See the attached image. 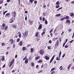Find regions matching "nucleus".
<instances>
[{
    "label": "nucleus",
    "instance_id": "46",
    "mask_svg": "<svg viewBox=\"0 0 74 74\" xmlns=\"http://www.w3.org/2000/svg\"><path fill=\"white\" fill-rule=\"evenodd\" d=\"M49 44H51V43H52V41L51 40H49Z\"/></svg>",
    "mask_w": 74,
    "mask_h": 74
},
{
    "label": "nucleus",
    "instance_id": "41",
    "mask_svg": "<svg viewBox=\"0 0 74 74\" xmlns=\"http://www.w3.org/2000/svg\"><path fill=\"white\" fill-rule=\"evenodd\" d=\"M40 38H37L36 40L37 41V42H38V41H40Z\"/></svg>",
    "mask_w": 74,
    "mask_h": 74
},
{
    "label": "nucleus",
    "instance_id": "4",
    "mask_svg": "<svg viewBox=\"0 0 74 74\" xmlns=\"http://www.w3.org/2000/svg\"><path fill=\"white\" fill-rule=\"evenodd\" d=\"M10 16H11V14L10 13H8L5 15V18H9L10 17Z\"/></svg>",
    "mask_w": 74,
    "mask_h": 74
},
{
    "label": "nucleus",
    "instance_id": "17",
    "mask_svg": "<svg viewBox=\"0 0 74 74\" xmlns=\"http://www.w3.org/2000/svg\"><path fill=\"white\" fill-rule=\"evenodd\" d=\"M69 16H66L65 17V19H69Z\"/></svg>",
    "mask_w": 74,
    "mask_h": 74
},
{
    "label": "nucleus",
    "instance_id": "21",
    "mask_svg": "<svg viewBox=\"0 0 74 74\" xmlns=\"http://www.w3.org/2000/svg\"><path fill=\"white\" fill-rule=\"evenodd\" d=\"M42 62V61L41 60H40L39 61H37V63H41Z\"/></svg>",
    "mask_w": 74,
    "mask_h": 74
},
{
    "label": "nucleus",
    "instance_id": "5",
    "mask_svg": "<svg viewBox=\"0 0 74 74\" xmlns=\"http://www.w3.org/2000/svg\"><path fill=\"white\" fill-rule=\"evenodd\" d=\"M8 42L9 43H10L11 44H12L14 43V39H11L8 41Z\"/></svg>",
    "mask_w": 74,
    "mask_h": 74
},
{
    "label": "nucleus",
    "instance_id": "58",
    "mask_svg": "<svg viewBox=\"0 0 74 74\" xmlns=\"http://www.w3.org/2000/svg\"><path fill=\"white\" fill-rule=\"evenodd\" d=\"M55 73V71H53L51 73V74H53Z\"/></svg>",
    "mask_w": 74,
    "mask_h": 74
},
{
    "label": "nucleus",
    "instance_id": "32",
    "mask_svg": "<svg viewBox=\"0 0 74 74\" xmlns=\"http://www.w3.org/2000/svg\"><path fill=\"white\" fill-rule=\"evenodd\" d=\"M29 22L30 23V25H32L33 24V23H32V21L30 20H29Z\"/></svg>",
    "mask_w": 74,
    "mask_h": 74
},
{
    "label": "nucleus",
    "instance_id": "39",
    "mask_svg": "<svg viewBox=\"0 0 74 74\" xmlns=\"http://www.w3.org/2000/svg\"><path fill=\"white\" fill-rule=\"evenodd\" d=\"M56 60H60V58H59V57H57L56 58Z\"/></svg>",
    "mask_w": 74,
    "mask_h": 74
},
{
    "label": "nucleus",
    "instance_id": "61",
    "mask_svg": "<svg viewBox=\"0 0 74 74\" xmlns=\"http://www.w3.org/2000/svg\"><path fill=\"white\" fill-rule=\"evenodd\" d=\"M43 70H42L41 71H40L39 72H38V73H42V71H43Z\"/></svg>",
    "mask_w": 74,
    "mask_h": 74
},
{
    "label": "nucleus",
    "instance_id": "49",
    "mask_svg": "<svg viewBox=\"0 0 74 74\" xmlns=\"http://www.w3.org/2000/svg\"><path fill=\"white\" fill-rule=\"evenodd\" d=\"M33 48H31V52H33Z\"/></svg>",
    "mask_w": 74,
    "mask_h": 74
},
{
    "label": "nucleus",
    "instance_id": "2",
    "mask_svg": "<svg viewBox=\"0 0 74 74\" xmlns=\"http://www.w3.org/2000/svg\"><path fill=\"white\" fill-rule=\"evenodd\" d=\"M39 53L40 54V55L42 56L44 53V50L42 49L40 50L39 51Z\"/></svg>",
    "mask_w": 74,
    "mask_h": 74
},
{
    "label": "nucleus",
    "instance_id": "20",
    "mask_svg": "<svg viewBox=\"0 0 74 74\" xmlns=\"http://www.w3.org/2000/svg\"><path fill=\"white\" fill-rule=\"evenodd\" d=\"M18 34H19V35H18V37H19L20 38H21V32H18Z\"/></svg>",
    "mask_w": 74,
    "mask_h": 74
},
{
    "label": "nucleus",
    "instance_id": "28",
    "mask_svg": "<svg viewBox=\"0 0 74 74\" xmlns=\"http://www.w3.org/2000/svg\"><path fill=\"white\" fill-rule=\"evenodd\" d=\"M74 15V14L73 13H72L70 14V16H73Z\"/></svg>",
    "mask_w": 74,
    "mask_h": 74
},
{
    "label": "nucleus",
    "instance_id": "10",
    "mask_svg": "<svg viewBox=\"0 0 74 74\" xmlns=\"http://www.w3.org/2000/svg\"><path fill=\"white\" fill-rule=\"evenodd\" d=\"M66 22L67 23H69L68 25H69L70 24V21L69 20H67L66 21Z\"/></svg>",
    "mask_w": 74,
    "mask_h": 74
},
{
    "label": "nucleus",
    "instance_id": "59",
    "mask_svg": "<svg viewBox=\"0 0 74 74\" xmlns=\"http://www.w3.org/2000/svg\"><path fill=\"white\" fill-rule=\"evenodd\" d=\"M39 19H40V21H41L42 20V17H39Z\"/></svg>",
    "mask_w": 74,
    "mask_h": 74
},
{
    "label": "nucleus",
    "instance_id": "43",
    "mask_svg": "<svg viewBox=\"0 0 74 74\" xmlns=\"http://www.w3.org/2000/svg\"><path fill=\"white\" fill-rule=\"evenodd\" d=\"M64 48H68V46H67V44H66Z\"/></svg>",
    "mask_w": 74,
    "mask_h": 74
},
{
    "label": "nucleus",
    "instance_id": "47",
    "mask_svg": "<svg viewBox=\"0 0 74 74\" xmlns=\"http://www.w3.org/2000/svg\"><path fill=\"white\" fill-rule=\"evenodd\" d=\"M50 34L51 37H53V34H52V33H50Z\"/></svg>",
    "mask_w": 74,
    "mask_h": 74
},
{
    "label": "nucleus",
    "instance_id": "52",
    "mask_svg": "<svg viewBox=\"0 0 74 74\" xmlns=\"http://www.w3.org/2000/svg\"><path fill=\"white\" fill-rule=\"evenodd\" d=\"M14 72H15V71L14 70H13L12 71V73H14Z\"/></svg>",
    "mask_w": 74,
    "mask_h": 74
},
{
    "label": "nucleus",
    "instance_id": "1",
    "mask_svg": "<svg viewBox=\"0 0 74 74\" xmlns=\"http://www.w3.org/2000/svg\"><path fill=\"white\" fill-rule=\"evenodd\" d=\"M29 32L27 31H26L23 34V36L25 37H27V35H28V33Z\"/></svg>",
    "mask_w": 74,
    "mask_h": 74
},
{
    "label": "nucleus",
    "instance_id": "62",
    "mask_svg": "<svg viewBox=\"0 0 74 74\" xmlns=\"http://www.w3.org/2000/svg\"><path fill=\"white\" fill-rule=\"evenodd\" d=\"M1 60H2V61H4V60H5V58H2Z\"/></svg>",
    "mask_w": 74,
    "mask_h": 74
},
{
    "label": "nucleus",
    "instance_id": "36",
    "mask_svg": "<svg viewBox=\"0 0 74 74\" xmlns=\"http://www.w3.org/2000/svg\"><path fill=\"white\" fill-rule=\"evenodd\" d=\"M56 5H59V1H57L56 3Z\"/></svg>",
    "mask_w": 74,
    "mask_h": 74
},
{
    "label": "nucleus",
    "instance_id": "51",
    "mask_svg": "<svg viewBox=\"0 0 74 74\" xmlns=\"http://www.w3.org/2000/svg\"><path fill=\"white\" fill-rule=\"evenodd\" d=\"M45 17H43L42 18V21H43V22L45 21Z\"/></svg>",
    "mask_w": 74,
    "mask_h": 74
},
{
    "label": "nucleus",
    "instance_id": "60",
    "mask_svg": "<svg viewBox=\"0 0 74 74\" xmlns=\"http://www.w3.org/2000/svg\"><path fill=\"white\" fill-rule=\"evenodd\" d=\"M18 3L19 5H20V3H21V0H18Z\"/></svg>",
    "mask_w": 74,
    "mask_h": 74
},
{
    "label": "nucleus",
    "instance_id": "18",
    "mask_svg": "<svg viewBox=\"0 0 74 74\" xmlns=\"http://www.w3.org/2000/svg\"><path fill=\"white\" fill-rule=\"evenodd\" d=\"M14 22V20H13L12 19H10V23H11Z\"/></svg>",
    "mask_w": 74,
    "mask_h": 74
},
{
    "label": "nucleus",
    "instance_id": "42",
    "mask_svg": "<svg viewBox=\"0 0 74 74\" xmlns=\"http://www.w3.org/2000/svg\"><path fill=\"white\" fill-rule=\"evenodd\" d=\"M5 45V43H3L1 44L2 46H4Z\"/></svg>",
    "mask_w": 74,
    "mask_h": 74
},
{
    "label": "nucleus",
    "instance_id": "19",
    "mask_svg": "<svg viewBox=\"0 0 74 74\" xmlns=\"http://www.w3.org/2000/svg\"><path fill=\"white\" fill-rule=\"evenodd\" d=\"M26 47H23L22 48V49L23 51H25L26 50Z\"/></svg>",
    "mask_w": 74,
    "mask_h": 74
},
{
    "label": "nucleus",
    "instance_id": "31",
    "mask_svg": "<svg viewBox=\"0 0 74 74\" xmlns=\"http://www.w3.org/2000/svg\"><path fill=\"white\" fill-rule=\"evenodd\" d=\"M60 7V6L59 5H57L56 7V8H59Z\"/></svg>",
    "mask_w": 74,
    "mask_h": 74
},
{
    "label": "nucleus",
    "instance_id": "57",
    "mask_svg": "<svg viewBox=\"0 0 74 74\" xmlns=\"http://www.w3.org/2000/svg\"><path fill=\"white\" fill-rule=\"evenodd\" d=\"M32 60V57L30 56L29 58V60Z\"/></svg>",
    "mask_w": 74,
    "mask_h": 74
},
{
    "label": "nucleus",
    "instance_id": "11",
    "mask_svg": "<svg viewBox=\"0 0 74 74\" xmlns=\"http://www.w3.org/2000/svg\"><path fill=\"white\" fill-rule=\"evenodd\" d=\"M28 61H29V59L28 58L27 59L25 60V62L26 64H27L28 63Z\"/></svg>",
    "mask_w": 74,
    "mask_h": 74
},
{
    "label": "nucleus",
    "instance_id": "37",
    "mask_svg": "<svg viewBox=\"0 0 74 74\" xmlns=\"http://www.w3.org/2000/svg\"><path fill=\"white\" fill-rule=\"evenodd\" d=\"M13 48H15V43H14L13 44Z\"/></svg>",
    "mask_w": 74,
    "mask_h": 74
},
{
    "label": "nucleus",
    "instance_id": "33",
    "mask_svg": "<svg viewBox=\"0 0 74 74\" xmlns=\"http://www.w3.org/2000/svg\"><path fill=\"white\" fill-rule=\"evenodd\" d=\"M35 0H29V1H30V2L31 3H32V4L33 3V1H34Z\"/></svg>",
    "mask_w": 74,
    "mask_h": 74
},
{
    "label": "nucleus",
    "instance_id": "63",
    "mask_svg": "<svg viewBox=\"0 0 74 74\" xmlns=\"http://www.w3.org/2000/svg\"><path fill=\"white\" fill-rule=\"evenodd\" d=\"M37 1H34V4H37Z\"/></svg>",
    "mask_w": 74,
    "mask_h": 74
},
{
    "label": "nucleus",
    "instance_id": "35",
    "mask_svg": "<svg viewBox=\"0 0 74 74\" xmlns=\"http://www.w3.org/2000/svg\"><path fill=\"white\" fill-rule=\"evenodd\" d=\"M19 41H20V39L18 38L17 39V40H16L17 42H19Z\"/></svg>",
    "mask_w": 74,
    "mask_h": 74
},
{
    "label": "nucleus",
    "instance_id": "64",
    "mask_svg": "<svg viewBox=\"0 0 74 74\" xmlns=\"http://www.w3.org/2000/svg\"><path fill=\"white\" fill-rule=\"evenodd\" d=\"M45 30H46V29L45 28H44L43 29V32H45Z\"/></svg>",
    "mask_w": 74,
    "mask_h": 74
},
{
    "label": "nucleus",
    "instance_id": "7",
    "mask_svg": "<svg viewBox=\"0 0 74 74\" xmlns=\"http://www.w3.org/2000/svg\"><path fill=\"white\" fill-rule=\"evenodd\" d=\"M45 59L47 60H48L49 59V58L47 56H45Z\"/></svg>",
    "mask_w": 74,
    "mask_h": 74
},
{
    "label": "nucleus",
    "instance_id": "15",
    "mask_svg": "<svg viewBox=\"0 0 74 74\" xmlns=\"http://www.w3.org/2000/svg\"><path fill=\"white\" fill-rule=\"evenodd\" d=\"M19 45L20 46H22V41H21L20 42H19Z\"/></svg>",
    "mask_w": 74,
    "mask_h": 74
},
{
    "label": "nucleus",
    "instance_id": "25",
    "mask_svg": "<svg viewBox=\"0 0 74 74\" xmlns=\"http://www.w3.org/2000/svg\"><path fill=\"white\" fill-rule=\"evenodd\" d=\"M45 23L46 25H47L48 24V21H47V19H46L45 22Z\"/></svg>",
    "mask_w": 74,
    "mask_h": 74
},
{
    "label": "nucleus",
    "instance_id": "34",
    "mask_svg": "<svg viewBox=\"0 0 74 74\" xmlns=\"http://www.w3.org/2000/svg\"><path fill=\"white\" fill-rule=\"evenodd\" d=\"M55 68H53L52 69H51V71H50V72H51L52 71H53V70H55Z\"/></svg>",
    "mask_w": 74,
    "mask_h": 74
},
{
    "label": "nucleus",
    "instance_id": "16",
    "mask_svg": "<svg viewBox=\"0 0 74 74\" xmlns=\"http://www.w3.org/2000/svg\"><path fill=\"white\" fill-rule=\"evenodd\" d=\"M12 27H13V28H14V29H15L16 27V25H12Z\"/></svg>",
    "mask_w": 74,
    "mask_h": 74
},
{
    "label": "nucleus",
    "instance_id": "14",
    "mask_svg": "<svg viewBox=\"0 0 74 74\" xmlns=\"http://www.w3.org/2000/svg\"><path fill=\"white\" fill-rule=\"evenodd\" d=\"M5 24L4 23H3L2 24V25H1V27H3V28H4L5 27Z\"/></svg>",
    "mask_w": 74,
    "mask_h": 74
},
{
    "label": "nucleus",
    "instance_id": "45",
    "mask_svg": "<svg viewBox=\"0 0 74 74\" xmlns=\"http://www.w3.org/2000/svg\"><path fill=\"white\" fill-rule=\"evenodd\" d=\"M60 16V14H57L56 15V16Z\"/></svg>",
    "mask_w": 74,
    "mask_h": 74
},
{
    "label": "nucleus",
    "instance_id": "9",
    "mask_svg": "<svg viewBox=\"0 0 74 74\" xmlns=\"http://www.w3.org/2000/svg\"><path fill=\"white\" fill-rule=\"evenodd\" d=\"M40 58V56H38L36 57L35 58V60H38V59H39Z\"/></svg>",
    "mask_w": 74,
    "mask_h": 74
},
{
    "label": "nucleus",
    "instance_id": "8",
    "mask_svg": "<svg viewBox=\"0 0 74 74\" xmlns=\"http://www.w3.org/2000/svg\"><path fill=\"white\" fill-rule=\"evenodd\" d=\"M42 28V25L40 24L39 25V27H38V30H40Z\"/></svg>",
    "mask_w": 74,
    "mask_h": 74
},
{
    "label": "nucleus",
    "instance_id": "40",
    "mask_svg": "<svg viewBox=\"0 0 74 74\" xmlns=\"http://www.w3.org/2000/svg\"><path fill=\"white\" fill-rule=\"evenodd\" d=\"M65 19V17H64L62 18L60 20V21H63V20H64Z\"/></svg>",
    "mask_w": 74,
    "mask_h": 74
},
{
    "label": "nucleus",
    "instance_id": "56",
    "mask_svg": "<svg viewBox=\"0 0 74 74\" xmlns=\"http://www.w3.org/2000/svg\"><path fill=\"white\" fill-rule=\"evenodd\" d=\"M60 38V39L59 40L60 42V43H61V41H62V39H61V38Z\"/></svg>",
    "mask_w": 74,
    "mask_h": 74
},
{
    "label": "nucleus",
    "instance_id": "22",
    "mask_svg": "<svg viewBox=\"0 0 74 74\" xmlns=\"http://www.w3.org/2000/svg\"><path fill=\"white\" fill-rule=\"evenodd\" d=\"M61 54H62V51H60V53H59V55L58 56L59 58H60V56L61 55Z\"/></svg>",
    "mask_w": 74,
    "mask_h": 74
},
{
    "label": "nucleus",
    "instance_id": "50",
    "mask_svg": "<svg viewBox=\"0 0 74 74\" xmlns=\"http://www.w3.org/2000/svg\"><path fill=\"white\" fill-rule=\"evenodd\" d=\"M74 41V40H72L69 42L70 43H72Z\"/></svg>",
    "mask_w": 74,
    "mask_h": 74
},
{
    "label": "nucleus",
    "instance_id": "44",
    "mask_svg": "<svg viewBox=\"0 0 74 74\" xmlns=\"http://www.w3.org/2000/svg\"><path fill=\"white\" fill-rule=\"evenodd\" d=\"M8 26H6L5 28V30H6V29H7V28H8Z\"/></svg>",
    "mask_w": 74,
    "mask_h": 74
},
{
    "label": "nucleus",
    "instance_id": "38",
    "mask_svg": "<svg viewBox=\"0 0 74 74\" xmlns=\"http://www.w3.org/2000/svg\"><path fill=\"white\" fill-rule=\"evenodd\" d=\"M72 30V29H68V32H71V31Z\"/></svg>",
    "mask_w": 74,
    "mask_h": 74
},
{
    "label": "nucleus",
    "instance_id": "55",
    "mask_svg": "<svg viewBox=\"0 0 74 74\" xmlns=\"http://www.w3.org/2000/svg\"><path fill=\"white\" fill-rule=\"evenodd\" d=\"M39 67V66H38V65H37L36 66V68L37 69L38 68V69Z\"/></svg>",
    "mask_w": 74,
    "mask_h": 74
},
{
    "label": "nucleus",
    "instance_id": "29",
    "mask_svg": "<svg viewBox=\"0 0 74 74\" xmlns=\"http://www.w3.org/2000/svg\"><path fill=\"white\" fill-rule=\"evenodd\" d=\"M47 48L48 49H51V46H48Z\"/></svg>",
    "mask_w": 74,
    "mask_h": 74
},
{
    "label": "nucleus",
    "instance_id": "30",
    "mask_svg": "<svg viewBox=\"0 0 74 74\" xmlns=\"http://www.w3.org/2000/svg\"><path fill=\"white\" fill-rule=\"evenodd\" d=\"M53 28L52 29H51V30L49 32L50 33H51L52 32H53Z\"/></svg>",
    "mask_w": 74,
    "mask_h": 74
},
{
    "label": "nucleus",
    "instance_id": "3",
    "mask_svg": "<svg viewBox=\"0 0 74 74\" xmlns=\"http://www.w3.org/2000/svg\"><path fill=\"white\" fill-rule=\"evenodd\" d=\"M14 61H15V59H13L11 61V62H10V65H9V67H11V66H12V64L14 63Z\"/></svg>",
    "mask_w": 74,
    "mask_h": 74
},
{
    "label": "nucleus",
    "instance_id": "53",
    "mask_svg": "<svg viewBox=\"0 0 74 74\" xmlns=\"http://www.w3.org/2000/svg\"><path fill=\"white\" fill-rule=\"evenodd\" d=\"M65 55H66V54H64L62 56V58H64V56H65Z\"/></svg>",
    "mask_w": 74,
    "mask_h": 74
},
{
    "label": "nucleus",
    "instance_id": "27",
    "mask_svg": "<svg viewBox=\"0 0 74 74\" xmlns=\"http://www.w3.org/2000/svg\"><path fill=\"white\" fill-rule=\"evenodd\" d=\"M3 2H4L3 0H0V4L3 3Z\"/></svg>",
    "mask_w": 74,
    "mask_h": 74
},
{
    "label": "nucleus",
    "instance_id": "48",
    "mask_svg": "<svg viewBox=\"0 0 74 74\" xmlns=\"http://www.w3.org/2000/svg\"><path fill=\"white\" fill-rule=\"evenodd\" d=\"M27 58V56H25V57L24 59H23V60H25V59H26Z\"/></svg>",
    "mask_w": 74,
    "mask_h": 74
},
{
    "label": "nucleus",
    "instance_id": "26",
    "mask_svg": "<svg viewBox=\"0 0 74 74\" xmlns=\"http://www.w3.org/2000/svg\"><path fill=\"white\" fill-rule=\"evenodd\" d=\"M45 32L44 31L41 34V35L42 36H43V35L44 34H45Z\"/></svg>",
    "mask_w": 74,
    "mask_h": 74
},
{
    "label": "nucleus",
    "instance_id": "12",
    "mask_svg": "<svg viewBox=\"0 0 74 74\" xmlns=\"http://www.w3.org/2000/svg\"><path fill=\"white\" fill-rule=\"evenodd\" d=\"M38 34H39V33L38 32H37L35 34V36L36 37H37L38 36Z\"/></svg>",
    "mask_w": 74,
    "mask_h": 74
},
{
    "label": "nucleus",
    "instance_id": "24",
    "mask_svg": "<svg viewBox=\"0 0 74 74\" xmlns=\"http://www.w3.org/2000/svg\"><path fill=\"white\" fill-rule=\"evenodd\" d=\"M71 64H70L68 66V69H70V67H71Z\"/></svg>",
    "mask_w": 74,
    "mask_h": 74
},
{
    "label": "nucleus",
    "instance_id": "13",
    "mask_svg": "<svg viewBox=\"0 0 74 74\" xmlns=\"http://www.w3.org/2000/svg\"><path fill=\"white\" fill-rule=\"evenodd\" d=\"M13 16L14 18H15V17H16V12H14L13 13Z\"/></svg>",
    "mask_w": 74,
    "mask_h": 74
},
{
    "label": "nucleus",
    "instance_id": "54",
    "mask_svg": "<svg viewBox=\"0 0 74 74\" xmlns=\"http://www.w3.org/2000/svg\"><path fill=\"white\" fill-rule=\"evenodd\" d=\"M30 46H31V45L30 44H28L27 45V47H30Z\"/></svg>",
    "mask_w": 74,
    "mask_h": 74
},
{
    "label": "nucleus",
    "instance_id": "23",
    "mask_svg": "<svg viewBox=\"0 0 74 74\" xmlns=\"http://www.w3.org/2000/svg\"><path fill=\"white\" fill-rule=\"evenodd\" d=\"M31 66L32 67H34V62H32L31 63Z\"/></svg>",
    "mask_w": 74,
    "mask_h": 74
},
{
    "label": "nucleus",
    "instance_id": "6",
    "mask_svg": "<svg viewBox=\"0 0 74 74\" xmlns=\"http://www.w3.org/2000/svg\"><path fill=\"white\" fill-rule=\"evenodd\" d=\"M59 40H57L56 42V45L57 46V47L59 46Z\"/></svg>",
    "mask_w": 74,
    "mask_h": 74
}]
</instances>
